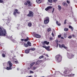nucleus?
<instances>
[{"instance_id":"obj_1","label":"nucleus","mask_w":77,"mask_h":77,"mask_svg":"<svg viewBox=\"0 0 77 77\" xmlns=\"http://www.w3.org/2000/svg\"><path fill=\"white\" fill-rule=\"evenodd\" d=\"M6 34V30L0 27V36H5Z\"/></svg>"},{"instance_id":"obj_2","label":"nucleus","mask_w":77,"mask_h":77,"mask_svg":"<svg viewBox=\"0 0 77 77\" xmlns=\"http://www.w3.org/2000/svg\"><path fill=\"white\" fill-rule=\"evenodd\" d=\"M62 57L59 54L57 55L55 57V59L58 62H60L62 61Z\"/></svg>"},{"instance_id":"obj_3","label":"nucleus","mask_w":77,"mask_h":77,"mask_svg":"<svg viewBox=\"0 0 77 77\" xmlns=\"http://www.w3.org/2000/svg\"><path fill=\"white\" fill-rule=\"evenodd\" d=\"M8 64L9 65V67H7L6 69L7 70H10V69H12V66L13 65V64L11 63V62L10 61H9L8 62Z\"/></svg>"},{"instance_id":"obj_4","label":"nucleus","mask_w":77,"mask_h":77,"mask_svg":"<svg viewBox=\"0 0 77 77\" xmlns=\"http://www.w3.org/2000/svg\"><path fill=\"white\" fill-rule=\"evenodd\" d=\"M33 35L34 37L37 38H40L41 37V36L38 34H36L35 32L33 33Z\"/></svg>"},{"instance_id":"obj_5","label":"nucleus","mask_w":77,"mask_h":77,"mask_svg":"<svg viewBox=\"0 0 77 77\" xmlns=\"http://www.w3.org/2000/svg\"><path fill=\"white\" fill-rule=\"evenodd\" d=\"M26 17H33V12L32 11H29V13L27 15Z\"/></svg>"},{"instance_id":"obj_6","label":"nucleus","mask_w":77,"mask_h":77,"mask_svg":"<svg viewBox=\"0 0 77 77\" xmlns=\"http://www.w3.org/2000/svg\"><path fill=\"white\" fill-rule=\"evenodd\" d=\"M71 71H72L71 69H67L63 72L64 74H69Z\"/></svg>"},{"instance_id":"obj_7","label":"nucleus","mask_w":77,"mask_h":77,"mask_svg":"<svg viewBox=\"0 0 77 77\" xmlns=\"http://www.w3.org/2000/svg\"><path fill=\"white\" fill-rule=\"evenodd\" d=\"M18 10L17 9H15L14 10V11L13 13V14L15 17H17V15H16V14H20V11H18Z\"/></svg>"},{"instance_id":"obj_8","label":"nucleus","mask_w":77,"mask_h":77,"mask_svg":"<svg viewBox=\"0 0 77 77\" xmlns=\"http://www.w3.org/2000/svg\"><path fill=\"white\" fill-rule=\"evenodd\" d=\"M26 2H25L24 3V5H27L28 4V6H29V7H30V6H31V5H32V4L30 3V2L29 1H27Z\"/></svg>"},{"instance_id":"obj_9","label":"nucleus","mask_w":77,"mask_h":77,"mask_svg":"<svg viewBox=\"0 0 77 77\" xmlns=\"http://www.w3.org/2000/svg\"><path fill=\"white\" fill-rule=\"evenodd\" d=\"M49 17H47L46 18V20H45L44 21V23L45 24H48L49 23Z\"/></svg>"},{"instance_id":"obj_10","label":"nucleus","mask_w":77,"mask_h":77,"mask_svg":"<svg viewBox=\"0 0 77 77\" xmlns=\"http://www.w3.org/2000/svg\"><path fill=\"white\" fill-rule=\"evenodd\" d=\"M52 8V6H49L47 8H46L45 9V11H48V10H49V9H51Z\"/></svg>"},{"instance_id":"obj_11","label":"nucleus","mask_w":77,"mask_h":77,"mask_svg":"<svg viewBox=\"0 0 77 77\" xmlns=\"http://www.w3.org/2000/svg\"><path fill=\"white\" fill-rule=\"evenodd\" d=\"M50 46H48V47L46 46V50H47V51H50L51 50L50 49Z\"/></svg>"},{"instance_id":"obj_12","label":"nucleus","mask_w":77,"mask_h":77,"mask_svg":"<svg viewBox=\"0 0 77 77\" xmlns=\"http://www.w3.org/2000/svg\"><path fill=\"white\" fill-rule=\"evenodd\" d=\"M36 2L37 3L39 4V3H41V0H36Z\"/></svg>"},{"instance_id":"obj_13","label":"nucleus","mask_w":77,"mask_h":77,"mask_svg":"<svg viewBox=\"0 0 77 77\" xmlns=\"http://www.w3.org/2000/svg\"><path fill=\"white\" fill-rule=\"evenodd\" d=\"M49 42H47V41H45L43 43V44H45L47 45H48V44H49Z\"/></svg>"},{"instance_id":"obj_14","label":"nucleus","mask_w":77,"mask_h":77,"mask_svg":"<svg viewBox=\"0 0 77 77\" xmlns=\"http://www.w3.org/2000/svg\"><path fill=\"white\" fill-rule=\"evenodd\" d=\"M69 29H72V31H73V30H74V28H73V27H72V26H69Z\"/></svg>"},{"instance_id":"obj_15","label":"nucleus","mask_w":77,"mask_h":77,"mask_svg":"<svg viewBox=\"0 0 77 77\" xmlns=\"http://www.w3.org/2000/svg\"><path fill=\"white\" fill-rule=\"evenodd\" d=\"M59 47H60V48H62V47L63 48H64V47H65V45L63 44H62V45H59Z\"/></svg>"},{"instance_id":"obj_16","label":"nucleus","mask_w":77,"mask_h":77,"mask_svg":"<svg viewBox=\"0 0 77 77\" xmlns=\"http://www.w3.org/2000/svg\"><path fill=\"white\" fill-rule=\"evenodd\" d=\"M29 49H26L25 51L26 53H29Z\"/></svg>"},{"instance_id":"obj_17","label":"nucleus","mask_w":77,"mask_h":77,"mask_svg":"<svg viewBox=\"0 0 77 77\" xmlns=\"http://www.w3.org/2000/svg\"><path fill=\"white\" fill-rule=\"evenodd\" d=\"M68 57L69 59H72V57H71V55H68Z\"/></svg>"},{"instance_id":"obj_18","label":"nucleus","mask_w":77,"mask_h":77,"mask_svg":"<svg viewBox=\"0 0 77 77\" xmlns=\"http://www.w3.org/2000/svg\"><path fill=\"white\" fill-rule=\"evenodd\" d=\"M14 62H15V63H18V60H17L16 59H14Z\"/></svg>"},{"instance_id":"obj_19","label":"nucleus","mask_w":77,"mask_h":77,"mask_svg":"<svg viewBox=\"0 0 77 77\" xmlns=\"http://www.w3.org/2000/svg\"><path fill=\"white\" fill-rule=\"evenodd\" d=\"M35 62H33L32 63H31L30 64V65L31 66H33V65H35Z\"/></svg>"},{"instance_id":"obj_20","label":"nucleus","mask_w":77,"mask_h":77,"mask_svg":"<svg viewBox=\"0 0 77 77\" xmlns=\"http://www.w3.org/2000/svg\"><path fill=\"white\" fill-rule=\"evenodd\" d=\"M58 23H59V22H58V21H56V23L57 25L59 26H60V25H61V24H60V23L59 24Z\"/></svg>"},{"instance_id":"obj_21","label":"nucleus","mask_w":77,"mask_h":77,"mask_svg":"<svg viewBox=\"0 0 77 77\" xmlns=\"http://www.w3.org/2000/svg\"><path fill=\"white\" fill-rule=\"evenodd\" d=\"M58 10H59V11H60V10L61 9V6H60V5H58Z\"/></svg>"},{"instance_id":"obj_22","label":"nucleus","mask_w":77,"mask_h":77,"mask_svg":"<svg viewBox=\"0 0 77 77\" xmlns=\"http://www.w3.org/2000/svg\"><path fill=\"white\" fill-rule=\"evenodd\" d=\"M6 23L7 24H8V23H9V20H6Z\"/></svg>"},{"instance_id":"obj_23","label":"nucleus","mask_w":77,"mask_h":77,"mask_svg":"<svg viewBox=\"0 0 77 77\" xmlns=\"http://www.w3.org/2000/svg\"><path fill=\"white\" fill-rule=\"evenodd\" d=\"M37 69V67L34 66L32 68V70H35V69Z\"/></svg>"},{"instance_id":"obj_24","label":"nucleus","mask_w":77,"mask_h":77,"mask_svg":"<svg viewBox=\"0 0 77 77\" xmlns=\"http://www.w3.org/2000/svg\"><path fill=\"white\" fill-rule=\"evenodd\" d=\"M27 44L29 45V46H30V47L32 46V45H31V43L30 42H28Z\"/></svg>"},{"instance_id":"obj_25","label":"nucleus","mask_w":77,"mask_h":77,"mask_svg":"<svg viewBox=\"0 0 77 77\" xmlns=\"http://www.w3.org/2000/svg\"><path fill=\"white\" fill-rule=\"evenodd\" d=\"M29 40V38L27 37L26 39H24V41L25 42H27Z\"/></svg>"},{"instance_id":"obj_26","label":"nucleus","mask_w":77,"mask_h":77,"mask_svg":"<svg viewBox=\"0 0 77 77\" xmlns=\"http://www.w3.org/2000/svg\"><path fill=\"white\" fill-rule=\"evenodd\" d=\"M2 57H6V55H5V54L3 53L2 54Z\"/></svg>"},{"instance_id":"obj_27","label":"nucleus","mask_w":77,"mask_h":77,"mask_svg":"<svg viewBox=\"0 0 77 77\" xmlns=\"http://www.w3.org/2000/svg\"><path fill=\"white\" fill-rule=\"evenodd\" d=\"M51 28H48L47 31H48V32H50V31H51Z\"/></svg>"},{"instance_id":"obj_28","label":"nucleus","mask_w":77,"mask_h":77,"mask_svg":"<svg viewBox=\"0 0 77 77\" xmlns=\"http://www.w3.org/2000/svg\"><path fill=\"white\" fill-rule=\"evenodd\" d=\"M39 60L37 61L36 63H35V65H38L39 64Z\"/></svg>"},{"instance_id":"obj_29","label":"nucleus","mask_w":77,"mask_h":77,"mask_svg":"<svg viewBox=\"0 0 77 77\" xmlns=\"http://www.w3.org/2000/svg\"><path fill=\"white\" fill-rule=\"evenodd\" d=\"M28 26L29 27H31V26H32V23H29L28 24Z\"/></svg>"},{"instance_id":"obj_30","label":"nucleus","mask_w":77,"mask_h":77,"mask_svg":"<svg viewBox=\"0 0 77 77\" xmlns=\"http://www.w3.org/2000/svg\"><path fill=\"white\" fill-rule=\"evenodd\" d=\"M64 31H65V32H67V31H68V28H64Z\"/></svg>"},{"instance_id":"obj_31","label":"nucleus","mask_w":77,"mask_h":77,"mask_svg":"<svg viewBox=\"0 0 77 77\" xmlns=\"http://www.w3.org/2000/svg\"><path fill=\"white\" fill-rule=\"evenodd\" d=\"M63 36L64 38H66V34L65 33L64 34Z\"/></svg>"},{"instance_id":"obj_32","label":"nucleus","mask_w":77,"mask_h":77,"mask_svg":"<svg viewBox=\"0 0 77 77\" xmlns=\"http://www.w3.org/2000/svg\"><path fill=\"white\" fill-rule=\"evenodd\" d=\"M70 55H71V56L72 58V57H74V54H72L71 53Z\"/></svg>"},{"instance_id":"obj_33","label":"nucleus","mask_w":77,"mask_h":77,"mask_svg":"<svg viewBox=\"0 0 77 77\" xmlns=\"http://www.w3.org/2000/svg\"><path fill=\"white\" fill-rule=\"evenodd\" d=\"M24 46L26 47H28V45H27V44H26L25 43L24 44Z\"/></svg>"},{"instance_id":"obj_34","label":"nucleus","mask_w":77,"mask_h":77,"mask_svg":"<svg viewBox=\"0 0 77 77\" xmlns=\"http://www.w3.org/2000/svg\"><path fill=\"white\" fill-rule=\"evenodd\" d=\"M48 1L49 3H52L53 0H48Z\"/></svg>"},{"instance_id":"obj_35","label":"nucleus","mask_w":77,"mask_h":77,"mask_svg":"<svg viewBox=\"0 0 77 77\" xmlns=\"http://www.w3.org/2000/svg\"><path fill=\"white\" fill-rule=\"evenodd\" d=\"M30 72L31 74H33V73H34V72H33V71H31V70L30 71Z\"/></svg>"},{"instance_id":"obj_36","label":"nucleus","mask_w":77,"mask_h":77,"mask_svg":"<svg viewBox=\"0 0 77 77\" xmlns=\"http://www.w3.org/2000/svg\"><path fill=\"white\" fill-rule=\"evenodd\" d=\"M31 50H32L33 51H34V50H35V48H31Z\"/></svg>"},{"instance_id":"obj_37","label":"nucleus","mask_w":77,"mask_h":77,"mask_svg":"<svg viewBox=\"0 0 77 77\" xmlns=\"http://www.w3.org/2000/svg\"><path fill=\"white\" fill-rule=\"evenodd\" d=\"M43 57H44V56H40L39 57V59H42V58H43Z\"/></svg>"},{"instance_id":"obj_38","label":"nucleus","mask_w":77,"mask_h":77,"mask_svg":"<svg viewBox=\"0 0 77 77\" xmlns=\"http://www.w3.org/2000/svg\"><path fill=\"white\" fill-rule=\"evenodd\" d=\"M3 3V0H0V3Z\"/></svg>"},{"instance_id":"obj_39","label":"nucleus","mask_w":77,"mask_h":77,"mask_svg":"<svg viewBox=\"0 0 77 77\" xmlns=\"http://www.w3.org/2000/svg\"><path fill=\"white\" fill-rule=\"evenodd\" d=\"M54 8H53V10H52V13H53V12H54Z\"/></svg>"},{"instance_id":"obj_40","label":"nucleus","mask_w":77,"mask_h":77,"mask_svg":"<svg viewBox=\"0 0 77 77\" xmlns=\"http://www.w3.org/2000/svg\"><path fill=\"white\" fill-rule=\"evenodd\" d=\"M61 37V35H59L58 36V38H60Z\"/></svg>"},{"instance_id":"obj_41","label":"nucleus","mask_w":77,"mask_h":77,"mask_svg":"<svg viewBox=\"0 0 77 77\" xmlns=\"http://www.w3.org/2000/svg\"><path fill=\"white\" fill-rule=\"evenodd\" d=\"M66 2H67V3H68V4H69L70 3V2H69L68 1H67Z\"/></svg>"},{"instance_id":"obj_42","label":"nucleus","mask_w":77,"mask_h":77,"mask_svg":"<svg viewBox=\"0 0 77 77\" xmlns=\"http://www.w3.org/2000/svg\"><path fill=\"white\" fill-rule=\"evenodd\" d=\"M72 38V37L71 36H70L68 37V38H69V39H71V38Z\"/></svg>"},{"instance_id":"obj_43","label":"nucleus","mask_w":77,"mask_h":77,"mask_svg":"<svg viewBox=\"0 0 77 77\" xmlns=\"http://www.w3.org/2000/svg\"><path fill=\"white\" fill-rule=\"evenodd\" d=\"M66 20H65V21H64V24H66Z\"/></svg>"},{"instance_id":"obj_44","label":"nucleus","mask_w":77,"mask_h":77,"mask_svg":"<svg viewBox=\"0 0 77 77\" xmlns=\"http://www.w3.org/2000/svg\"><path fill=\"white\" fill-rule=\"evenodd\" d=\"M53 2H57V0H53Z\"/></svg>"},{"instance_id":"obj_45","label":"nucleus","mask_w":77,"mask_h":77,"mask_svg":"<svg viewBox=\"0 0 77 77\" xmlns=\"http://www.w3.org/2000/svg\"><path fill=\"white\" fill-rule=\"evenodd\" d=\"M52 36H54V34L53 33V32H52Z\"/></svg>"},{"instance_id":"obj_46","label":"nucleus","mask_w":77,"mask_h":77,"mask_svg":"<svg viewBox=\"0 0 77 77\" xmlns=\"http://www.w3.org/2000/svg\"><path fill=\"white\" fill-rule=\"evenodd\" d=\"M50 40H52L53 39V38L52 37H50Z\"/></svg>"},{"instance_id":"obj_47","label":"nucleus","mask_w":77,"mask_h":77,"mask_svg":"<svg viewBox=\"0 0 77 77\" xmlns=\"http://www.w3.org/2000/svg\"><path fill=\"white\" fill-rule=\"evenodd\" d=\"M63 6H65V3H63Z\"/></svg>"},{"instance_id":"obj_48","label":"nucleus","mask_w":77,"mask_h":77,"mask_svg":"<svg viewBox=\"0 0 77 77\" xmlns=\"http://www.w3.org/2000/svg\"><path fill=\"white\" fill-rule=\"evenodd\" d=\"M21 40L22 41H24V39H21Z\"/></svg>"},{"instance_id":"obj_49","label":"nucleus","mask_w":77,"mask_h":77,"mask_svg":"<svg viewBox=\"0 0 77 77\" xmlns=\"http://www.w3.org/2000/svg\"><path fill=\"white\" fill-rule=\"evenodd\" d=\"M46 46H42V47L43 48H46Z\"/></svg>"},{"instance_id":"obj_50","label":"nucleus","mask_w":77,"mask_h":77,"mask_svg":"<svg viewBox=\"0 0 77 77\" xmlns=\"http://www.w3.org/2000/svg\"><path fill=\"white\" fill-rule=\"evenodd\" d=\"M64 48H65V49H66V48H67V47H66L65 46H64Z\"/></svg>"},{"instance_id":"obj_51","label":"nucleus","mask_w":77,"mask_h":77,"mask_svg":"<svg viewBox=\"0 0 77 77\" xmlns=\"http://www.w3.org/2000/svg\"><path fill=\"white\" fill-rule=\"evenodd\" d=\"M30 68H29V67H28L27 68V69H28V70H29V69H30Z\"/></svg>"},{"instance_id":"obj_52","label":"nucleus","mask_w":77,"mask_h":77,"mask_svg":"<svg viewBox=\"0 0 77 77\" xmlns=\"http://www.w3.org/2000/svg\"><path fill=\"white\" fill-rule=\"evenodd\" d=\"M61 39H64V38L63 37H61Z\"/></svg>"},{"instance_id":"obj_53","label":"nucleus","mask_w":77,"mask_h":77,"mask_svg":"<svg viewBox=\"0 0 77 77\" xmlns=\"http://www.w3.org/2000/svg\"><path fill=\"white\" fill-rule=\"evenodd\" d=\"M46 56L47 57H49V56H48V54H46Z\"/></svg>"},{"instance_id":"obj_54","label":"nucleus","mask_w":77,"mask_h":77,"mask_svg":"<svg viewBox=\"0 0 77 77\" xmlns=\"http://www.w3.org/2000/svg\"><path fill=\"white\" fill-rule=\"evenodd\" d=\"M57 46H58V43H57Z\"/></svg>"},{"instance_id":"obj_55","label":"nucleus","mask_w":77,"mask_h":77,"mask_svg":"<svg viewBox=\"0 0 77 77\" xmlns=\"http://www.w3.org/2000/svg\"><path fill=\"white\" fill-rule=\"evenodd\" d=\"M17 70H18H18H19V69H18V68H17Z\"/></svg>"},{"instance_id":"obj_56","label":"nucleus","mask_w":77,"mask_h":77,"mask_svg":"<svg viewBox=\"0 0 77 77\" xmlns=\"http://www.w3.org/2000/svg\"><path fill=\"white\" fill-rule=\"evenodd\" d=\"M72 75V74H71V75Z\"/></svg>"},{"instance_id":"obj_57","label":"nucleus","mask_w":77,"mask_h":77,"mask_svg":"<svg viewBox=\"0 0 77 77\" xmlns=\"http://www.w3.org/2000/svg\"><path fill=\"white\" fill-rule=\"evenodd\" d=\"M73 75H74V74H73Z\"/></svg>"},{"instance_id":"obj_58","label":"nucleus","mask_w":77,"mask_h":77,"mask_svg":"<svg viewBox=\"0 0 77 77\" xmlns=\"http://www.w3.org/2000/svg\"><path fill=\"white\" fill-rule=\"evenodd\" d=\"M73 36H74V35H73Z\"/></svg>"}]
</instances>
